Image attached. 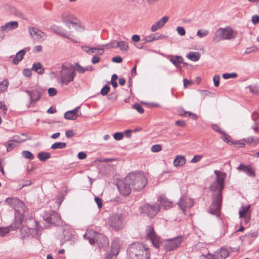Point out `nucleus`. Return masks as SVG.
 I'll return each mask as SVG.
<instances>
[{
	"instance_id": "nucleus-20",
	"label": "nucleus",
	"mask_w": 259,
	"mask_h": 259,
	"mask_svg": "<svg viewBox=\"0 0 259 259\" xmlns=\"http://www.w3.org/2000/svg\"><path fill=\"white\" fill-rule=\"evenodd\" d=\"M169 61L178 68L181 67L180 64L183 62V58L181 56L168 55Z\"/></svg>"
},
{
	"instance_id": "nucleus-4",
	"label": "nucleus",
	"mask_w": 259,
	"mask_h": 259,
	"mask_svg": "<svg viewBox=\"0 0 259 259\" xmlns=\"http://www.w3.org/2000/svg\"><path fill=\"white\" fill-rule=\"evenodd\" d=\"M130 259H149L148 248L140 243H133L127 248Z\"/></svg>"
},
{
	"instance_id": "nucleus-52",
	"label": "nucleus",
	"mask_w": 259,
	"mask_h": 259,
	"mask_svg": "<svg viewBox=\"0 0 259 259\" xmlns=\"http://www.w3.org/2000/svg\"><path fill=\"white\" fill-rule=\"evenodd\" d=\"M213 81L215 87H218L220 84V76L215 75L213 78Z\"/></svg>"
},
{
	"instance_id": "nucleus-48",
	"label": "nucleus",
	"mask_w": 259,
	"mask_h": 259,
	"mask_svg": "<svg viewBox=\"0 0 259 259\" xmlns=\"http://www.w3.org/2000/svg\"><path fill=\"white\" fill-rule=\"evenodd\" d=\"M82 51L87 52L89 55H93V50L87 46H83L81 47Z\"/></svg>"
},
{
	"instance_id": "nucleus-32",
	"label": "nucleus",
	"mask_w": 259,
	"mask_h": 259,
	"mask_svg": "<svg viewBox=\"0 0 259 259\" xmlns=\"http://www.w3.org/2000/svg\"><path fill=\"white\" fill-rule=\"evenodd\" d=\"M50 157V153L46 152H40L37 154V157L41 161H45Z\"/></svg>"
},
{
	"instance_id": "nucleus-41",
	"label": "nucleus",
	"mask_w": 259,
	"mask_h": 259,
	"mask_svg": "<svg viewBox=\"0 0 259 259\" xmlns=\"http://www.w3.org/2000/svg\"><path fill=\"white\" fill-rule=\"evenodd\" d=\"M110 88L108 85H105L101 89L100 93L102 96H106L110 91Z\"/></svg>"
},
{
	"instance_id": "nucleus-1",
	"label": "nucleus",
	"mask_w": 259,
	"mask_h": 259,
	"mask_svg": "<svg viewBox=\"0 0 259 259\" xmlns=\"http://www.w3.org/2000/svg\"><path fill=\"white\" fill-rule=\"evenodd\" d=\"M216 176L215 181L209 187V190L213 192L212 194V203L209 208L210 213L219 217L222 203V191L224 188V181L226 177L225 172H221L215 170Z\"/></svg>"
},
{
	"instance_id": "nucleus-39",
	"label": "nucleus",
	"mask_w": 259,
	"mask_h": 259,
	"mask_svg": "<svg viewBox=\"0 0 259 259\" xmlns=\"http://www.w3.org/2000/svg\"><path fill=\"white\" fill-rule=\"evenodd\" d=\"M209 33V31L207 30L200 29L197 32V35L200 38L207 36Z\"/></svg>"
},
{
	"instance_id": "nucleus-28",
	"label": "nucleus",
	"mask_w": 259,
	"mask_h": 259,
	"mask_svg": "<svg viewBox=\"0 0 259 259\" xmlns=\"http://www.w3.org/2000/svg\"><path fill=\"white\" fill-rule=\"evenodd\" d=\"M31 70L35 71L39 74H42L45 71V68L39 62H35L33 64Z\"/></svg>"
},
{
	"instance_id": "nucleus-63",
	"label": "nucleus",
	"mask_w": 259,
	"mask_h": 259,
	"mask_svg": "<svg viewBox=\"0 0 259 259\" xmlns=\"http://www.w3.org/2000/svg\"><path fill=\"white\" fill-rule=\"evenodd\" d=\"M235 144L238 145V147L239 148H243L245 146V142L243 140L238 141L237 143H235Z\"/></svg>"
},
{
	"instance_id": "nucleus-33",
	"label": "nucleus",
	"mask_w": 259,
	"mask_h": 259,
	"mask_svg": "<svg viewBox=\"0 0 259 259\" xmlns=\"http://www.w3.org/2000/svg\"><path fill=\"white\" fill-rule=\"evenodd\" d=\"M4 145L7 148V151L8 152L11 151L17 146V144L12 140L5 142Z\"/></svg>"
},
{
	"instance_id": "nucleus-3",
	"label": "nucleus",
	"mask_w": 259,
	"mask_h": 259,
	"mask_svg": "<svg viewBox=\"0 0 259 259\" xmlns=\"http://www.w3.org/2000/svg\"><path fill=\"white\" fill-rule=\"evenodd\" d=\"M83 237L91 245L96 243L100 249L105 250L109 245L108 239L103 234L92 229L87 230Z\"/></svg>"
},
{
	"instance_id": "nucleus-2",
	"label": "nucleus",
	"mask_w": 259,
	"mask_h": 259,
	"mask_svg": "<svg viewBox=\"0 0 259 259\" xmlns=\"http://www.w3.org/2000/svg\"><path fill=\"white\" fill-rule=\"evenodd\" d=\"M147 183V180L142 172L129 173L124 180L117 185L118 190L122 196L129 195L132 190L140 191L144 189Z\"/></svg>"
},
{
	"instance_id": "nucleus-19",
	"label": "nucleus",
	"mask_w": 259,
	"mask_h": 259,
	"mask_svg": "<svg viewBox=\"0 0 259 259\" xmlns=\"http://www.w3.org/2000/svg\"><path fill=\"white\" fill-rule=\"evenodd\" d=\"M168 20V17L167 16H164L159 21H157L155 24H154L151 28V30L152 32H155L158 29L162 27L167 22Z\"/></svg>"
},
{
	"instance_id": "nucleus-61",
	"label": "nucleus",
	"mask_w": 259,
	"mask_h": 259,
	"mask_svg": "<svg viewBox=\"0 0 259 259\" xmlns=\"http://www.w3.org/2000/svg\"><path fill=\"white\" fill-rule=\"evenodd\" d=\"M176 124L181 127L185 126L186 123L184 120H177L176 121Z\"/></svg>"
},
{
	"instance_id": "nucleus-29",
	"label": "nucleus",
	"mask_w": 259,
	"mask_h": 259,
	"mask_svg": "<svg viewBox=\"0 0 259 259\" xmlns=\"http://www.w3.org/2000/svg\"><path fill=\"white\" fill-rule=\"evenodd\" d=\"M110 47L119 48L121 51H127L128 49L127 42L124 41H120L116 43V46H112Z\"/></svg>"
},
{
	"instance_id": "nucleus-22",
	"label": "nucleus",
	"mask_w": 259,
	"mask_h": 259,
	"mask_svg": "<svg viewBox=\"0 0 259 259\" xmlns=\"http://www.w3.org/2000/svg\"><path fill=\"white\" fill-rule=\"evenodd\" d=\"M165 36L163 35H159L158 33H154L148 36H146L143 40L145 43H149L152 41L163 39Z\"/></svg>"
},
{
	"instance_id": "nucleus-59",
	"label": "nucleus",
	"mask_w": 259,
	"mask_h": 259,
	"mask_svg": "<svg viewBox=\"0 0 259 259\" xmlns=\"http://www.w3.org/2000/svg\"><path fill=\"white\" fill-rule=\"evenodd\" d=\"M122 61V58L120 56H115L112 58V61L115 63H121Z\"/></svg>"
},
{
	"instance_id": "nucleus-15",
	"label": "nucleus",
	"mask_w": 259,
	"mask_h": 259,
	"mask_svg": "<svg viewBox=\"0 0 259 259\" xmlns=\"http://www.w3.org/2000/svg\"><path fill=\"white\" fill-rule=\"evenodd\" d=\"M29 32L32 37L38 40H43L46 38V34L35 27H29Z\"/></svg>"
},
{
	"instance_id": "nucleus-45",
	"label": "nucleus",
	"mask_w": 259,
	"mask_h": 259,
	"mask_svg": "<svg viewBox=\"0 0 259 259\" xmlns=\"http://www.w3.org/2000/svg\"><path fill=\"white\" fill-rule=\"evenodd\" d=\"M161 150V146L160 145H154L151 147V151L153 152H158Z\"/></svg>"
},
{
	"instance_id": "nucleus-11",
	"label": "nucleus",
	"mask_w": 259,
	"mask_h": 259,
	"mask_svg": "<svg viewBox=\"0 0 259 259\" xmlns=\"http://www.w3.org/2000/svg\"><path fill=\"white\" fill-rule=\"evenodd\" d=\"M43 220L48 224H55L60 221L58 213L53 210L45 211L42 215Z\"/></svg>"
},
{
	"instance_id": "nucleus-50",
	"label": "nucleus",
	"mask_w": 259,
	"mask_h": 259,
	"mask_svg": "<svg viewBox=\"0 0 259 259\" xmlns=\"http://www.w3.org/2000/svg\"><path fill=\"white\" fill-rule=\"evenodd\" d=\"M256 50H257V49L256 48H254V47L247 48L246 49L245 52H244V54H250V53H251L252 52H255Z\"/></svg>"
},
{
	"instance_id": "nucleus-49",
	"label": "nucleus",
	"mask_w": 259,
	"mask_h": 259,
	"mask_svg": "<svg viewBox=\"0 0 259 259\" xmlns=\"http://www.w3.org/2000/svg\"><path fill=\"white\" fill-rule=\"evenodd\" d=\"M177 31L178 33L181 36L184 35L186 33L185 29L181 26H178L177 28Z\"/></svg>"
},
{
	"instance_id": "nucleus-10",
	"label": "nucleus",
	"mask_w": 259,
	"mask_h": 259,
	"mask_svg": "<svg viewBox=\"0 0 259 259\" xmlns=\"http://www.w3.org/2000/svg\"><path fill=\"white\" fill-rule=\"evenodd\" d=\"M159 209V205L155 203L153 205L144 204L139 208V210L140 213H144L150 218H153L158 213Z\"/></svg>"
},
{
	"instance_id": "nucleus-24",
	"label": "nucleus",
	"mask_w": 259,
	"mask_h": 259,
	"mask_svg": "<svg viewBox=\"0 0 259 259\" xmlns=\"http://www.w3.org/2000/svg\"><path fill=\"white\" fill-rule=\"evenodd\" d=\"M26 53L24 49L21 50L17 52L12 60V63L14 65L18 64L20 61L22 60L24 56Z\"/></svg>"
},
{
	"instance_id": "nucleus-35",
	"label": "nucleus",
	"mask_w": 259,
	"mask_h": 259,
	"mask_svg": "<svg viewBox=\"0 0 259 259\" xmlns=\"http://www.w3.org/2000/svg\"><path fill=\"white\" fill-rule=\"evenodd\" d=\"M66 146V143L65 142H56L52 145V149H63Z\"/></svg>"
},
{
	"instance_id": "nucleus-47",
	"label": "nucleus",
	"mask_w": 259,
	"mask_h": 259,
	"mask_svg": "<svg viewBox=\"0 0 259 259\" xmlns=\"http://www.w3.org/2000/svg\"><path fill=\"white\" fill-rule=\"evenodd\" d=\"M95 201L97 204L98 207L99 208H102L103 204H102V199L99 198V197H95Z\"/></svg>"
},
{
	"instance_id": "nucleus-9",
	"label": "nucleus",
	"mask_w": 259,
	"mask_h": 259,
	"mask_svg": "<svg viewBox=\"0 0 259 259\" xmlns=\"http://www.w3.org/2000/svg\"><path fill=\"white\" fill-rule=\"evenodd\" d=\"M184 237L178 236L171 239L164 240L163 247L166 251H171L179 247L183 242Z\"/></svg>"
},
{
	"instance_id": "nucleus-23",
	"label": "nucleus",
	"mask_w": 259,
	"mask_h": 259,
	"mask_svg": "<svg viewBox=\"0 0 259 259\" xmlns=\"http://www.w3.org/2000/svg\"><path fill=\"white\" fill-rule=\"evenodd\" d=\"M252 120L254 121V125L251 127L255 133H259V111H255L252 115Z\"/></svg>"
},
{
	"instance_id": "nucleus-13",
	"label": "nucleus",
	"mask_w": 259,
	"mask_h": 259,
	"mask_svg": "<svg viewBox=\"0 0 259 259\" xmlns=\"http://www.w3.org/2000/svg\"><path fill=\"white\" fill-rule=\"evenodd\" d=\"M21 227V218L19 220H15V223L8 227H0V236H4L11 230L18 229Z\"/></svg>"
},
{
	"instance_id": "nucleus-14",
	"label": "nucleus",
	"mask_w": 259,
	"mask_h": 259,
	"mask_svg": "<svg viewBox=\"0 0 259 259\" xmlns=\"http://www.w3.org/2000/svg\"><path fill=\"white\" fill-rule=\"evenodd\" d=\"M178 205L185 212L187 209L191 208L194 205V201L189 198L183 197L180 198Z\"/></svg>"
},
{
	"instance_id": "nucleus-43",
	"label": "nucleus",
	"mask_w": 259,
	"mask_h": 259,
	"mask_svg": "<svg viewBox=\"0 0 259 259\" xmlns=\"http://www.w3.org/2000/svg\"><path fill=\"white\" fill-rule=\"evenodd\" d=\"M123 137V134L121 132H117L114 134L113 137L115 140L119 141L121 140Z\"/></svg>"
},
{
	"instance_id": "nucleus-55",
	"label": "nucleus",
	"mask_w": 259,
	"mask_h": 259,
	"mask_svg": "<svg viewBox=\"0 0 259 259\" xmlns=\"http://www.w3.org/2000/svg\"><path fill=\"white\" fill-rule=\"evenodd\" d=\"M222 134L223 135V136L221 137V139L225 142L228 143L229 142V136L227 135L225 132H224V134Z\"/></svg>"
},
{
	"instance_id": "nucleus-56",
	"label": "nucleus",
	"mask_w": 259,
	"mask_h": 259,
	"mask_svg": "<svg viewBox=\"0 0 259 259\" xmlns=\"http://www.w3.org/2000/svg\"><path fill=\"white\" fill-rule=\"evenodd\" d=\"M251 21L253 24H256L259 22V16L258 15H253L251 18Z\"/></svg>"
},
{
	"instance_id": "nucleus-60",
	"label": "nucleus",
	"mask_w": 259,
	"mask_h": 259,
	"mask_svg": "<svg viewBox=\"0 0 259 259\" xmlns=\"http://www.w3.org/2000/svg\"><path fill=\"white\" fill-rule=\"evenodd\" d=\"M87 157V154L83 152H80L78 154V158L80 159H84Z\"/></svg>"
},
{
	"instance_id": "nucleus-44",
	"label": "nucleus",
	"mask_w": 259,
	"mask_h": 259,
	"mask_svg": "<svg viewBox=\"0 0 259 259\" xmlns=\"http://www.w3.org/2000/svg\"><path fill=\"white\" fill-rule=\"evenodd\" d=\"M202 158V155H196L194 156V157L191 160V163H195L198 161H199L201 158Z\"/></svg>"
},
{
	"instance_id": "nucleus-21",
	"label": "nucleus",
	"mask_w": 259,
	"mask_h": 259,
	"mask_svg": "<svg viewBox=\"0 0 259 259\" xmlns=\"http://www.w3.org/2000/svg\"><path fill=\"white\" fill-rule=\"evenodd\" d=\"M158 201L160 202L161 205L165 208L172 206V202L167 199L164 194H162L159 197Z\"/></svg>"
},
{
	"instance_id": "nucleus-7",
	"label": "nucleus",
	"mask_w": 259,
	"mask_h": 259,
	"mask_svg": "<svg viewBox=\"0 0 259 259\" xmlns=\"http://www.w3.org/2000/svg\"><path fill=\"white\" fill-rule=\"evenodd\" d=\"M235 32L230 27L220 28L215 32L212 41L218 42L221 40H228L235 38Z\"/></svg>"
},
{
	"instance_id": "nucleus-54",
	"label": "nucleus",
	"mask_w": 259,
	"mask_h": 259,
	"mask_svg": "<svg viewBox=\"0 0 259 259\" xmlns=\"http://www.w3.org/2000/svg\"><path fill=\"white\" fill-rule=\"evenodd\" d=\"M29 222L32 223L33 225H32L31 227L28 226V228H30V229H33V228L36 229V228L38 226V223L37 222L33 219L29 220Z\"/></svg>"
},
{
	"instance_id": "nucleus-38",
	"label": "nucleus",
	"mask_w": 259,
	"mask_h": 259,
	"mask_svg": "<svg viewBox=\"0 0 259 259\" xmlns=\"http://www.w3.org/2000/svg\"><path fill=\"white\" fill-rule=\"evenodd\" d=\"M249 91L254 95H259V87L257 85H249Z\"/></svg>"
},
{
	"instance_id": "nucleus-57",
	"label": "nucleus",
	"mask_w": 259,
	"mask_h": 259,
	"mask_svg": "<svg viewBox=\"0 0 259 259\" xmlns=\"http://www.w3.org/2000/svg\"><path fill=\"white\" fill-rule=\"evenodd\" d=\"M100 61V58L98 56H97V55H94L93 56V57L92 58V63L93 64H97L98 63H99Z\"/></svg>"
},
{
	"instance_id": "nucleus-18",
	"label": "nucleus",
	"mask_w": 259,
	"mask_h": 259,
	"mask_svg": "<svg viewBox=\"0 0 259 259\" xmlns=\"http://www.w3.org/2000/svg\"><path fill=\"white\" fill-rule=\"evenodd\" d=\"M18 23L17 21H13L6 23L4 25L1 26V30L2 31L8 32L17 28Z\"/></svg>"
},
{
	"instance_id": "nucleus-31",
	"label": "nucleus",
	"mask_w": 259,
	"mask_h": 259,
	"mask_svg": "<svg viewBox=\"0 0 259 259\" xmlns=\"http://www.w3.org/2000/svg\"><path fill=\"white\" fill-rule=\"evenodd\" d=\"M187 57L192 61H197L200 57V55L198 52H190L187 55Z\"/></svg>"
},
{
	"instance_id": "nucleus-64",
	"label": "nucleus",
	"mask_w": 259,
	"mask_h": 259,
	"mask_svg": "<svg viewBox=\"0 0 259 259\" xmlns=\"http://www.w3.org/2000/svg\"><path fill=\"white\" fill-rule=\"evenodd\" d=\"M132 39L135 42H138L140 40V37L139 35L135 34L132 36Z\"/></svg>"
},
{
	"instance_id": "nucleus-53",
	"label": "nucleus",
	"mask_w": 259,
	"mask_h": 259,
	"mask_svg": "<svg viewBox=\"0 0 259 259\" xmlns=\"http://www.w3.org/2000/svg\"><path fill=\"white\" fill-rule=\"evenodd\" d=\"M23 74L26 77H30L31 75V69H24L23 71Z\"/></svg>"
},
{
	"instance_id": "nucleus-51",
	"label": "nucleus",
	"mask_w": 259,
	"mask_h": 259,
	"mask_svg": "<svg viewBox=\"0 0 259 259\" xmlns=\"http://www.w3.org/2000/svg\"><path fill=\"white\" fill-rule=\"evenodd\" d=\"M211 128L215 131L219 132L221 134H224V132L220 128V127L216 124H213L211 125Z\"/></svg>"
},
{
	"instance_id": "nucleus-6",
	"label": "nucleus",
	"mask_w": 259,
	"mask_h": 259,
	"mask_svg": "<svg viewBox=\"0 0 259 259\" xmlns=\"http://www.w3.org/2000/svg\"><path fill=\"white\" fill-rule=\"evenodd\" d=\"M76 75V72L71 65H63L59 73V77L62 84L67 85L69 82L73 81Z\"/></svg>"
},
{
	"instance_id": "nucleus-16",
	"label": "nucleus",
	"mask_w": 259,
	"mask_h": 259,
	"mask_svg": "<svg viewBox=\"0 0 259 259\" xmlns=\"http://www.w3.org/2000/svg\"><path fill=\"white\" fill-rule=\"evenodd\" d=\"M237 168L239 171H243L250 177L255 178L256 176L255 172L251 164L245 165L244 164H240Z\"/></svg>"
},
{
	"instance_id": "nucleus-40",
	"label": "nucleus",
	"mask_w": 259,
	"mask_h": 259,
	"mask_svg": "<svg viewBox=\"0 0 259 259\" xmlns=\"http://www.w3.org/2000/svg\"><path fill=\"white\" fill-rule=\"evenodd\" d=\"M237 76V74L236 73H225L223 74V77L224 79H228L229 78H235Z\"/></svg>"
},
{
	"instance_id": "nucleus-46",
	"label": "nucleus",
	"mask_w": 259,
	"mask_h": 259,
	"mask_svg": "<svg viewBox=\"0 0 259 259\" xmlns=\"http://www.w3.org/2000/svg\"><path fill=\"white\" fill-rule=\"evenodd\" d=\"M48 94L50 97L54 96L57 94V90L55 88H50L48 89Z\"/></svg>"
},
{
	"instance_id": "nucleus-27",
	"label": "nucleus",
	"mask_w": 259,
	"mask_h": 259,
	"mask_svg": "<svg viewBox=\"0 0 259 259\" xmlns=\"http://www.w3.org/2000/svg\"><path fill=\"white\" fill-rule=\"evenodd\" d=\"M174 165L176 167L181 166L186 163V159L183 155H177L174 160Z\"/></svg>"
},
{
	"instance_id": "nucleus-8",
	"label": "nucleus",
	"mask_w": 259,
	"mask_h": 259,
	"mask_svg": "<svg viewBox=\"0 0 259 259\" xmlns=\"http://www.w3.org/2000/svg\"><path fill=\"white\" fill-rule=\"evenodd\" d=\"M124 217L122 213H114L108 219V224L114 230L118 231L123 228Z\"/></svg>"
},
{
	"instance_id": "nucleus-5",
	"label": "nucleus",
	"mask_w": 259,
	"mask_h": 259,
	"mask_svg": "<svg viewBox=\"0 0 259 259\" xmlns=\"http://www.w3.org/2000/svg\"><path fill=\"white\" fill-rule=\"evenodd\" d=\"M6 203L14 208L16 213L19 215V217L16 216L15 219L18 220L21 218V224L23 219V215L27 211L24 203L17 198H8L6 199Z\"/></svg>"
},
{
	"instance_id": "nucleus-36",
	"label": "nucleus",
	"mask_w": 259,
	"mask_h": 259,
	"mask_svg": "<svg viewBox=\"0 0 259 259\" xmlns=\"http://www.w3.org/2000/svg\"><path fill=\"white\" fill-rule=\"evenodd\" d=\"M73 69L75 70V71H76L78 73L80 74H83L85 72L84 67L80 65L78 63H75L74 64Z\"/></svg>"
},
{
	"instance_id": "nucleus-42",
	"label": "nucleus",
	"mask_w": 259,
	"mask_h": 259,
	"mask_svg": "<svg viewBox=\"0 0 259 259\" xmlns=\"http://www.w3.org/2000/svg\"><path fill=\"white\" fill-rule=\"evenodd\" d=\"M133 107L140 113H143L144 111V109L143 108L142 106L138 103H136L134 104Z\"/></svg>"
},
{
	"instance_id": "nucleus-30",
	"label": "nucleus",
	"mask_w": 259,
	"mask_h": 259,
	"mask_svg": "<svg viewBox=\"0 0 259 259\" xmlns=\"http://www.w3.org/2000/svg\"><path fill=\"white\" fill-rule=\"evenodd\" d=\"M250 208V205H248L246 206H242L239 211V217L241 218L245 216L246 215H250V213L248 212Z\"/></svg>"
},
{
	"instance_id": "nucleus-37",
	"label": "nucleus",
	"mask_w": 259,
	"mask_h": 259,
	"mask_svg": "<svg viewBox=\"0 0 259 259\" xmlns=\"http://www.w3.org/2000/svg\"><path fill=\"white\" fill-rule=\"evenodd\" d=\"M22 155L26 159L32 160L34 156L33 154L29 151H23L22 152Z\"/></svg>"
},
{
	"instance_id": "nucleus-25",
	"label": "nucleus",
	"mask_w": 259,
	"mask_h": 259,
	"mask_svg": "<svg viewBox=\"0 0 259 259\" xmlns=\"http://www.w3.org/2000/svg\"><path fill=\"white\" fill-rule=\"evenodd\" d=\"M41 97V92L38 90H32V93L30 97V103H34L40 100Z\"/></svg>"
},
{
	"instance_id": "nucleus-62",
	"label": "nucleus",
	"mask_w": 259,
	"mask_h": 259,
	"mask_svg": "<svg viewBox=\"0 0 259 259\" xmlns=\"http://www.w3.org/2000/svg\"><path fill=\"white\" fill-rule=\"evenodd\" d=\"M16 144L18 143H22V142L24 141V140H21L19 137L15 136L14 137V139L12 140Z\"/></svg>"
},
{
	"instance_id": "nucleus-26",
	"label": "nucleus",
	"mask_w": 259,
	"mask_h": 259,
	"mask_svg": "<svg viewBox=\"0 0 259 259\" xmlns=\"http://www.w3.org/2000/svg\"><path fill=\"white\" fill-rule=\"evenodd\" d=\"M214 254L217 259H225L229 255V251L227 249L222 248L220 250L215 251Z\"/></svg>"
},
{
	"instance_id": "nucleus-34",
	"label": "nucleus",
	"mask_w": 259,
	"mask_h": 259,
	"mask_svg": "<svg viewBox=\"0 0 259 259\" xmlns=\"http://www.w3.org/2000/svg\"><path fill=\"white\" fill-rule=\"evenodd\" d=\"M9 82L8 79H4L0 81V94L5 92L8 87Z\"/></svg>"
},
{
	"instance_id": "nucleus-17",
	"label": "nucleus",
	"mask_w": 259,
	"mask_h": 259,
	"mask_svg": "<svg viewBox=\"0 0 259 259\" xmlns=\"http://www.w3.org/2000/svg\"><path fill=\"white\" fill-rule=\"evenodd\" d=\"M80 106L76 107L73 110L68 111L64 114V118L69 120H74L77 119L78 116H81V113H79L78 110Z\"/></svg>"
},
{
	"instance_id": "nucleus-12",
	"label": "nucleus",
	"mask_w": 259,
	"mask_h": 259,
	"mask_svg": "<svg viewBox=\"0 0 259 259\" xmlns=\"http://www.w3.org/2000/svg\"><path fill=\"white\" fill-rule=\"evenodd\" d=\"M146 232L147 238L150 240L155 248H158L160 244V238L155 234L153 228L151 226H147Z\"/></svg>"
},
{
	"instance_id": "nucleus-58",
	"label": "nucleus",
	"mask_w": 259,
	"mask_h": 259,
	"mask_svg": "<svg viewBox=\"0 0 259 259\" xmlns=\"http://www.w3.org/2000/svg\"><path fill=\"white\" fill-rule=\"evenodd\" d=\"M65 135L67 138H70L74 136V133L72 130H67L65 132Z\"/></svg>"
}]
</instances>
